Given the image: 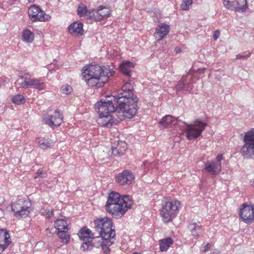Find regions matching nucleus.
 Returning a JSON list of instances; mask_svg holds the SVG:
<instances>
[{
    "label": "nucleus",
    "mask_w": 254,
    "mask_h": 254,
    "mask_svg": "<svg viewBox=\"0 0 254 254\" xmlns=\"http://www.w3.org/2000/svg\"><path fill=\"white\" fill-rule=\"evenodd\" d=\"M87 13L86 7L84 4H80L77 8V13L80 16H83Z\"/></svg>",
    "instance_id": "obj_36"
},
{
    "label": "nucleus",
    "mask_w": 254,
    "mask_h": 254,
    "mask_svg": "<svg viewBox=\"0 0 254 254\" xmlns=\"http://www.w3.org/2000/svg\"><path fill=\"white\" fill-rule=\"evenodd\" d=\"M113 99L118 104L124 117L131 119L135 116L138 110V99L133 93V86L130 83L127 82L123 85L121 92Z\"/></svg>",
    "instance_id": "obj_2"
},
{
    "label": "nucleus",
    "mask_w": 254,
    "mask_h": 254,
    "mask_svg": "<svg viewBox=\"0 0 254 254\" xmlns=\"http://www.w3.org/2000/svg\"><path fill=\"white\" fill-rule=\"evenodd\" d=\"M175 51L176 52V53L179 54L181 52V50L180 48L177 47L175 48Z\"/></svg>",
    "instance_id": "obj_47"
},
{
    "label": "nucleus",
    "mask_w": 254,
    "mask_h": 254,
    "mask_svg": "<svg viewBox=\"0 0 254 254\" xmlns=\"http://www.w3.org/2000/svg\"><path fill=\"white\" fill-rule=\"evenodd\" d=\"M179 122H182L181 121H177L176 119L173 118L172 116L168 115L165 116L161 119L159 122V124L160 127L164 128L169 127L172 124H173L176 126V127H177L178 126L181 127V124H179Z\"/></svg>",
    "instance_id": "obj_20"
},
{
    "label": "nucleus",
    "mask_w": 254,
    "mask_h": 254,
    "mask_svg": "<svg viewBox=\"0 0 254 254\" xmlns=\"http://www.w3.org/2000/svg\"><path fill=\"white\" fill-rule=\"evenodd\" d=\"M38 145L40 148L46 149L52 148L53 146V142L48 139H43L38 142Z\"/></svg>",
    "instance_id": "obj_31"
},
{
    "label": "nucleus",
    "mask_w": 254,
    "mask_h": 254,
    "mask_svg": "<svg viewBox=\"0 0 254 254\" xmlns=\"http://www.w3.org/2000/svg\"><path fill=\"white\" fill-rule=\"evenodd\" d=\"M11 243L8 231L5 229H0V253L4 251Z\"/></svg>",
    "instance_id": "obj_19"
},
{
    "label": "nucleus",
    "mask_w": 254,
    "mask_h": 254,
    "mask_svg": "<svg viewBox=\"0 0 254 254\" xmlns=\"http://www.w3.org/2000/svg\"><path fill=\"white\" fill-rule=\"evenodd\" d=\"M51 16L46 14L45 12L42 10L41 9L39 10V12L35 16L33 17V19H31L33 22L39 21H46L51 19Z\"/></svg>",
    "instance_id": "obj_27"
},
{
    "label": "nucleus",
    "mask_w": 254,
    "mask_h": 254,
    "mask_svg": "<svg viewBox=\"0 0 254 254\" xmlns=\"http://www.w3.org/2000/svg\"><path fill=\"white\" fill-rule=\"evenodd\" d=\"M186 133L188 139L191 140L196 139L201 135L203 131L207 126V124L199 120H196L191 124H187L185 122H179Z\"/></svg>",
    "instance_id": "obj_6"
},
{
    "label": "nucleus",
    "mask_w": 254,
    "mask_h": 254,
    "mask_svg": "<svg viewBox=\"0 0 254 254\" xmlns=\"http://www.w3.org/2000/svg\"><path fill=\"white\" fill-rule=\"evenodd\" d=\"M49 231V228L46 229V231L48 232Z\"/></svg>",
    "instance_id": "obj_50"
},
{
    "label": "nucleus",
    "mask_w": 254,
    "mask_h": 254,
    "mask_svg": "<svg viewBox=\"0 0 254 254\" xmlns=\"http://www.w3.org/2000/svg\"><path fill=\"white\" fill-rule=\"evenodd\" d=\"M240 216L244 222L251 223L254 221V205L243 204L240 211Z\"/></svg>",
    "instance_id": "obj_13"
},
{
    "label": "nucleus",
    "mask_w": 254,
    "mask_h": 254,
    "mask_svg": "<svg viewBox=\"0 0 254 254\" xmlns=\"http://www.w3.org/2000/svg\"><path fill=\"white\" fill-rule=\"evenodd\" d=\"M252 183V186L254 188V180L253 181L251 182Z\"/></svg>",
    "instance_id": "obj_48"
},
{
    "label": "nucleus",
    "mask_w": 254,
    "mask_h": 254,
    "mask_svg": "<svg viewBox=\"0 0 254 254\" xmlns=\"http://www.w3.org/2000/svg\"><path fill=\"white\" fill-rule=\"evenodd\" d=\"M132 204V201L129 195L122 196L119 193L112 192L108 195L105 209L113 217L118 219L131 208Z\"/></svg>",
    "instance_id": "obj_4"
},
{
    "label": "nucleus",
    "mask_w": 254,
    "mask_h": 254,
    "mask_svg": "<svg viewBox=\"0 0 254 254\" xmlns=\"http://www.w3.org/2000/svg\"><path fill=\"white\" fill-rule=\"evenodd\" d=\"M211 246L212 245L209 243L207 244L204 247V251H208L211 248Z\"/></svg>",
    "instance_id": "obj_46"
},
{
    "label": "nucleus",
    "mask_w": 254,
    "mask_h": 254,
    "mask_svg": "<svg viewBox=\"0 0 254 254\" xmlns=\"http://www.w3.org/2000/svg\"><path fill=\"white\" fill-rule=\"evenodd\" d=\"M243 142L244 144L240 150L241 155L248 159H254V128L245 133Z\"/></svg>",
    "instance_id": "obj_8"
},
{
    "label": "nucleus",
    "mask_w": 254,
    "mask_h": 254,
    "mask_svg": "<svg viewBox=\"0 0 254 254\" xmlns=\"http://www.w3.org/2000/svg\"><path fill=\"white\" fill-rule=\"evenodd\" d=\"M47 177V173L44 171L43 169H39L37 170V172L35 173L34 178L37 179L39 177L45 178Z\"/></svg>",
    "instance_id": "obj_39"
},
{
    "label": "nucleus",
    "mask_w": 254,
    "mask_h": 254,
    "mask_svg": "<svg viewBox=\"0 0 254 254\" xmlns=\"http://www.w3.org/2000/svg\"><path fill=\"white\" fill-rule=\"evenodd\" d=\"M224 6L231 10L244 11L247 8V0H224Z\"/></svg>",
    "instance_id": "obj_14"
},
{
    "label": "nucleus",
    "mask_w": 254,
    "mask_h": 254,
    "mask_svg": "<svg viewBox=\"0 0 254 254\" xmlns=\"http://www.w3.org/2000/svg\"><path fill=\"white\" fill-rule=\"evenodd\" d=\"M78 236L82 241L91 240L92 239L95 238V233L86 227L80 229Z\"/></svg>",
    "instance_id": "obj_23"
},
{
    "label": "nucleus",
    "mask_w": 254,
    "mask_h": 254,
    "mask_svg": "<svg viewBox=\"0 0 254 254\" xmlns=\"http://www.w3.org/2000/svg\"><path fill=\"white\" fill-rule=\"evenodd\" d=\"M192 76L190 74L184 75L176 86V89L181 92L189 91L191 87Z\"/></svg>",
    "instance_id": "obj_16"
},
{
    "label": "nucleus",
    "mask_w": 254,
    "mask_h": 254,
    "mask_svg": "<svg viewBox=\"0 0 254 254\" xmlns=\"http://www.w3.org/2000/svg\"><path fill=\"white\" fill-rule=\"evenodd\" d=\"M160 210L161 216L165 223L171 222L178 213L181 206L180 202L177 200H163Z\"/></svg>",
    "instance_id": "obj_5"
},
{
    "label": "nucleus",
    "mask_w": 254,
    "mask_h": 254,
    "mask_svg": "<svg viewBox=\"0 0 254 254\" xmlns=\"http://www.w3.org/2000/svg\"><path fill=\"white\" fill-rule=\"evenodd\" d=\"M110 9L105 7L100 6L96 10H93L89 12V16L90 19L96 21H99L102 19L107 17L110 15Z\"/></svg>",
    "instance_id": "obj_15"
},
{
    "label": "nucleus",
    "mask_w": 254,
    "mask_h": 254,
    "mask_svg": "<svg viewBox=\"0 0 254 254\" xmlns=\"http://www.w3.org/2000/svg\"><path fill=\"white\" fill-rule=\"evenodd\" d=\"M173 243V240L170 237L160 240L159 241L160 251L161 252L167 251Z\"/></svg>",
    "instance_id": "obj_26"
},
{
    "label": "nucleus",
    "mask_w": 254,
    "mask_h": 254,
    "mask_svg": "<svg viewBox=\"0 0 254 254\" xmlns=\"http://www.w3.org/2000/svg\"><path fill=\"white\" fill-rule=\"evenodd\" d=\"M113 97L114 96H107L105 99H102L95 104L96 111L99 116L111 114L115 111L122 113L120 110L118 104L114 101Z\"/></svg>",
    "instance_id": "obj_7"
},
{
    "label": "nucleus",
    "mask_w": 254,
    "mask_h": 254,
    "mask_svg": "<svg viewBox=\"0 0 254 254\" xmlns=\"http://www.w3.org/2000/svg\"><path fill=\"white\" fill-rule=\"evenodd\" d=\"M223 158L222 154H219L215 160L207 161L204 164V170L211 175H217L222 170L221 161Z\"/></svg>",
    "instance_id": "obj_10"
},
{
    "label": "nucleus",
    "mask_w": 254,
    "mask_h": 254,
    "mask_svg": "<svg viewBox=\"0 0 254 254\" xmlns=\"http://www.w3.org/2000/svg\"><path fill=\"white\" fill-rule=\"evenodd\" d=\"M116 148L119 151L120 155H123L127 149V144L125 142L118 141V143H116Z\"/></svg>",
    "instance_id": "obj_35"
},
{
    "label": "nucleus",
    "mask_w": 254,
    "mask_h": 254,
    "mask_svg": "<svg viewBox=\"0 0 254 254\" xmlns=\"http://www.w3.org/2000/svg\"><path fill=\"white\" fill-rule=\"evenodd\" d=\"M68 230L58 231L57 234L63 243L67 244L69 242L70 235L67 233Z\"/></svg>",
    "instance_id": "obj_30"
},
{
    "label": "nucleus",
    "mask_w": 254,
    "mask_h": 254,
    "mask_svg": "<svg viewBox=\"0 0 254 254\" xmlns=\"http://www.w3.org/2000/svg\"><path fill=\"white\" fill-rule=\"evenodd\" d=\"M73 89L71 86L69 85H66L61 88L62 92L65 95H68L71 93Z\"/></svg>",
    "instance_id": "obj_40"
},
{
    "label": "nucleus",
    "mask_w": 254,
    "mask_h": 254,
    "mask_svg": "<svg viewBox=\"0 0 254 254\" xmlns=\"http://www.w3.org/2000/svg\"><path fill=\"white\" fill-rule=\"evenodd\" d=\"M219 36V32L217 30L215 31V33L214 34L213 37L214 40H216L218 38Z\"/></svg>",
    "instance_id": "obj_45"
},
{
    "label": "nucleus",
    "mask_w": 254,
    "mask_h": 254,
    "mask_svg": "<svg viewBox=\"0 0 254 254\" xmlns=\"http://www.w3.org/2000/svg\"><path fill=\"white\" fill-rule=\"evenodd\" d=\"M113 225L112 219L107 217L94 219L92 223V227L104 239V243L101 247L105 254H110L109 248L114 243L112 239L116 236V232Z\"/></svg>",
    "instance_id": "obj_3"
},
{
    "label": "nucleus",
    "mask_w": 254,
    "mask_h": 254,
    "mask_svg": "<svg viewBox=\"0 0 254 254\" xmlns=\"http://www.w3.org/2000/svg\"><path fill=\"white\" fill-rule=\"evenodd\" d=\"M18 76L21 79H23V81H26L27 79H28L29 77L30 76L29 73L28 72H19L18 74Z\"/></svg>",
    "instance_id": "obj_42"
},
{
    "label": "nucleus",
    "mask_w": 254,
    "mask_h": 254,
    "mask_svg": "<svg viewBox=\"0 0 254 254\" xmlns=\"http://www.w3.org/2000/svg\"><path fill=\"white\" fill-rule=\"evenodd\" d=\"M248 57H249V55H246L243 54H238L236 56V59H246Z\"/></svg>",
    "instance_id": "obj_44"
},
{
    "label": "nucleus",
    "mask_w": 254,
    "mask_h": 254,
    "mask_svg": "<svg viewBox=\"0 0 254 254\" xmlns=\"http://www.w3.org/2000/svg\"><path fill=\"white\" fill-rule=\"evenodd\" d=\"M11 209L16 217H26L30 213V207L28 202L23 198H20L11 204Z\"/></svg>",
    "instance_id": "obj_9"
},
{
    "label": "nucleus",
    "mask_w": 254,
    "mask_h": 254,
    "mask_svg": "<svg viewBox=\"0 0 254 254\" xmlns=\"http://www.w3.org/2000/svg\"><path fill=\"white\" fill-rule=\"evenodd\" d=\"M133 175L131 172L125 170L118 175L116 181L121 186L130 185L133 179Z\"/></svg>",
    "instance_id": "obj_18"
},
{
    "label": "nucleus",
    "mask_w": 254,
    "mask_h": 254,
    "mask_svg": "<svg viewBox=\"0 0 254 254\" xmlns=\"http://www.w3.org/2000/svg\"><path fill=\"white\" fill-rule=\"evenodd\" d=\"M91 243L92 244V247L99 248L102 246V245L104 243V239L99 236H95V238L92 239Z\"/></svg>",
    "instance_id": "obj_32"
},
{
    "label": "nucleus",
    "mask_w": 254,
    "mask_h": 254,
    "mask_svg": "<svg viewBox=\"0 0 254 254\" xmlns=\"http://www.w3.org/2000/svg\"><path fill=\"white\" fill-rule=\"evenodd\" d=\"M188 229L190 231L191 235L194 238L197 239L199 235L201 233V226L195 222L190 223L188 225Z\"/></svg>",
    "instance_id": "obj_25"
},
{
    "label": "nucleus",
    "mask_w": 254,
    "mask_h": 254,
    "mask_svg": "<svg viewBox=\"0 0 254 254\" xmlns=\"http://www.w3.org/2000/svg\"><path fill=\"white\" fill-rule=\"evenodd\" d=\"M133 254H140V253H133Z\"/></svg>",
    "instance_id": "obj_51"
},
{
    "label": "nucleus",
    "mask_w": 254,
    "mask_h": 254,
    "mask_svg": "<svg viewBox=\"0 0 254 254\" xmlns=\"http://www.w3.org/2000/svg\"><path fill=\"white\" fill-rule=\"evenodd\" d=\"M28 0L29 2H31L34 1L35 0Z\"/></svg>",
    "instance_id": "obj_49"
},
{
    "label": "nucleus",
    "mask_w": 254,
    "mask_h": 254,
    "mask_svg": "<svg viewBox=\"0 0 254 254\" xmlns=\"http://www.w3.org/2000/svg\"><path fill=\"white\" fill-rule=\"evenodd\" d=\"M99 116V118L97 122L98 124L101 126L110 127L115 123V121L113 119L111 114H105Z\"/></svg>",
    "instance_id": "obj_22"
},
{
    "label": "nucleus",
    "mask_w": 254,
    "mask_h": 254,
    "mask_svg": "<svg viewBox=\"0 0 254 254\" xmlns=\"http://www.w3.org/2000/svg\"><path fill=\"white\" fill-rule=\"evenodd\" d=\"M170 30V26L165 23L159 24L155 28L154 37L158 42L162 40L169 33Z\"/></svg>",
    "instance_id": "obj_17"
},
{
    "label": "nucleus",
    "mask_w": 254,
    "mask_h": 254,
    "mask_svg": "<svg viewBox=\"0 0 254 254\" xmlns=\"http://www.w3.org/2000/svg\"><path fill=\"white\" fill-rule=\"evenodd\" d=\"M115 72L110 66H100L98 64H89L82 68V79L89 86L100 88L104 86Z\"/></svg>",
    "instance_id": "obj_1"
},
{
    "label": "nucleus",
    "mask_w": 254,
    "mask_h": 254,
    "mask_svg": "<svg viewBox=\"0 0 254 254\" xmlns=\"http://www.w3.org/2000/svg\"><path fill=\"white\" fill-rule=\"evenodd\" d=\"M20 87L23 88L33 87L38 90H43L46 88L44 78L43 77L31 78L30 76L26 81H22L19 83Z\"/></svg>",
    "instance_id": "obj_11"
},
{
    "label": "nucleus",
    "mask_w": 254,
    "mask_h": 254,
    "mask_svg": "<svg viewBox=\"0 0 254 254\" xmlns=\"http://www.w3.org/2000/svg\"><path fill=\"white\" fill-rule=\"evenodd\" d=\"M34 38L33 33L29 29H25L23 31L22 35V40L26 43H31Z\"/></svg>",
    "instance_id": "obj_29"
},
{
    "label": "nucleus",
    "mask_w": 254,
    "mask_h": 254,
    "mask_svg": "<svg viewBox=\"0 0 254 254\" xmlns=\"http://www.w3.org/2000/svg\"><path fill=\"white\" fill-rule=\"evenodd\" d=\"M192 3V0H183V2L181 4V7L183 10H188Z\"/></svg>",
    "instance_id": "obj_38"
},
{
    "label": "nucleus",
    "mask_w": 254,
    "mask_h": 254,
    "mask_svg": "<svg viewBox=\"0 0 254 254\" xmlns=\"http://www.w3.org/2000/svg\"><path fill=\"white\" fill-rule=\"evenodd\" d=\"M44 124L52 128L59 126L63 121V117L59 111H55L53 114L44 115L43 118Z\"/></svg>",
    "instance_id": "obj_12"
},
{
    "label": "nucleus",
    "mask_w": 254,
    "mask_h": 254,
    "mask_svg": "<svg viewBox=\"0 0 254 254\" xmlns=\"http://www.w3.org/2000/svg\"><path fill=\"white\" fill-rule=\"evenodd\" d=\"M83 243L81 246V249L85 251L86 250H91L92 247L91 240L82 241Z\"/></svg>",
    "instance_id": "obj_37"
},
{
    "label": "nucleus",
    "mask_w": 254,
    "mask_h": 254,
    "mask_svg": "<svg viewBox=\"0 0 254 254\" xmlns=\"http://www.w3.org/2000/svg\"><path fill=\"white\" fill-rule=\"evenodd\" d=\"M133 67L134 65L132 63L125 62L120 65V69L123 74L129 76L131 75V72Z\"/></svg>",
    "instance_id": "obj_24"
},
{
    "label": "nucleus",
    "mask_w": 254,
    "mask_h": 254,
    "mask_svg": "<svg viewBox=\"0 0 254 254\" xmlns=\"http://www.w3.org/2000/svg\"><path fill=\"white\" fill-rule=\"evenodd\" d=\"M42 213L44 216L48 218H50L53 215V211L51 209H44Z\"/></svg>",
    "instance_id": "obj_43"
},
{
    "label": "nucleus",
    "mask_w": 254,
    "mask_h": 254,
    "mask_svg": "<svg viewBox=\"0 0 254 254\" xmlns=\"http://www.w3.org/2000/svg\"><path fill=\"white\" fill-rule=\"evenodd\" d=\"M12 102L16 104L21 105L25 102V99L23 95L17 94L13 97Z\"/></svg>",
    "instance_id": "obj_34"
},
{
    "label": "nucleus",
    "mask_w": 254,
    "mask_h": 254,
    "mask_svg": "<svg viewBox=\"0 0 254 254\" xmlns=\"http://www.w3.org/2000/svg\"><path fill=\"white\" fill-rule=\"evenodd\" d=\"M40 7L35 5H32L28 9V14L30 19H33V17L35 16L39 12Z\"/></svg>",
    "instance_id": "obj_33"
},
{
    "label": "nucleus",
    "mask_w": 254,
    "mask_h": 254,
    "mask_svg": "<svg viewBox=\"0 0 254 254\" xmlns=\"http://www.w3.org/2000/svg\"><path fill=\"white\" fill-rule=\"evenodd\" d=\"M55 227L58 231L68 230L67 223L66 221L63 219H59L55 221Z\"/></svg>",
    "instance_id": "obj_28"
},
{
    "label": "nucleus",
    "mask_w": 254,
    "mask_h": 254,
    "mask_svg": "<svg viewBox=\"0 0 254 254\" xmlns=\"http://www.w3.org/2000/svg\"><path fill=\"white\" fill-rule=\"evenodd\" d=\"M83 24L79 21H76L70 24L67 28L69 33L73 35H82L84 30Z\"/></svg>",
    "instance_id": "obj_21"
},
{
    "label": "nucleus",
    "mask_w": 254,
    "mask_h": 254,
    "mask_svg": "<svg viewBox=\"0 0 254 254\" xmlns=\"http://www.w3.org/2000/svg\"><path fill=\"white\" fill-rule=\"evenodd\" d=\"M116 147V143L114 142L112 145V153L113 156H121L122 155H120V153L119 150L117 149Z\"/></svg>",
    "instance_id": "obj_41"
}]
</instances>
